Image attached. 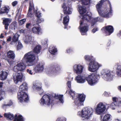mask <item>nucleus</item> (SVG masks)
Listing matches in <instances>:
<instances>
[{"instance_id":"nucleus-1","label":"nucleus","mask_w":121,"mask_h":121,"mask_svg":"<svg viewBox=\"0 0 121 121\" xmlns=\"http://www.w3.org/2000/svg\"><path fill=\"white\" fill-rule=\"evenodd\" d=\"M35 59V56L33 52H28L24 55L22 60V62L18 63L14 66L13 70L16 72L23 71L26 68L24 63H27L28 66H32L34 65Z\"/></svg>"},{"instance_id":"nucleus-2","label":"nucleus","mask_w":121,"mask_h":121,"mask_svg":"<svg viewBox=\"0 0 121 121\" xmlns=\"http://www.w3.org/2000/svg\"><path fill=\"white\" fill-rule=\"evenodd\" d=\"M103 3V1H99L96 5V9L100 15L104 17L108 18L112 13L110 4H109L110 8H105L102 6Z\"/></svg>"},{"instance_id":"nucleus-3","label":"nucleus","mask_w":121,"mask_h":121,"mask_svg":"<svg viewBox=\"0 0 121 121\" xmlns=\"http://www.w3.org/2000/svg\"><path fill=\"white\" fill-rule=\"evenodd\" d=\"M92 14L90 12H87L84 15L81 16V18L83 20H85L88 22H91L92 26L95 24L96 22H97L99 18V17L96 18L91 17Z\"/></svg>"},{"instance_id":"nucleus-4","label":"nucleus","mask_w":121,"mask_h":121,"mask_svg":"<svg viewBox=\"0 0 121 121\" xmlns=\"http://www.w3.org/2000/svg\"><path fill=\"white\" fill-rule=\"evenodd\" d=\"M93 112V109L91 107H86L83 108L81 112H79L78 114L81 113L82 117L83 120L88 119L89 118L92 114Z\"/></svg>"},{"instance_id":"nucleus-5","label":"nucleus","mask_w":121,"mask_h":121,"mask_svg":"<svg viewBox=\"0 0 121 121\" xmlns=\"http://www.w3.org/2000/svg\"><path fill=\"white\" fill-rule=\"evenodd\" d=\"M103 78L105 80L110 81L112 80L113 77V73L108 69H103L101 71Z\"/></svg>"},{"instance_id":"nucleus-6","label":"nucleus","mask_w":121,"mask_h":121,"mask_svg":"<svg viewBox=\"0 0 121 121\" xmlns=\"http://www.w3.org/2000/svg\"><path fill=\"white\" fill-rule=\"evenodd\" d=\"M52 101L51 96L45 95L43 96L39 102L42 105L49 106L51 104Z\"/></svg>"},{"instance_id":"nucleus-7","label":"nucleus","mask_w":121,"mask_h":121,"mask_svg":"<svg viewBox=\"0 0 121 121\" xmlns=\"http://www.w3.org/2000/svg\"><path fill=\"white\" fill-rule=\"evenodd\" d=\"M4 117L8 120H12L14 118L13 121H23L22 117L20 115H19L17 117V115L15 114L14 117L13 115L10 113H4Z\"/></svg>"},{"instance_id":"nucleus-8","label":"nucleus","mask_w":121,"mask_h":121,"mask_svg":"<svg viewBox=\"0 0 121 121\" xmlns=\"http://www.w3.org/2000/svg\"><path fill=\"white\" fill-rule=\"evenodd\" d=\"M102 66L100 64L94 60L91 61L89 64V70L91 72H94L97 71L99 68Z\"/></svg>"},{"instance_id":"nucleus-9","label":"nucleus","mask_w":121,"mask_h":121,"mask_svg":"<svg viewBox=\"0 0 121 121\" xmlns=\"http://www.w3.org/2000/svg\"><path fill=\"white\" fill-rule=\"evenodd\" d=\"M97 77L96 74L93 73L86 77V80L89 85L91 86H93L97 82Z\"/></svg>"},{"instance_id":"nucleus-10","label":"nucleus","mask_w":121,"mask_h":121,"mask_svg":"<svg viewBox=\"0 0 121 121\" xmlns=\"http://www.w3.org/2000/svg\"><path fill=\"white\" fill-rule=\"evenodd\" d=\"M17 95L18 99L21 102H26L29 100L27 94L24 91H19L17 94Z\"/></svg>"},{"instance_id":"nucleus-11","label":"nucleus","mask_w":121,"mask_h":121,"mask_svg":"<svg viewBox=\"0 0 121 121\" xmlns=\"http://www.w3.org/2000/svg\"><path fill=\"white\" fill-rule=\"evenodd\" d=\"M105 109V105L102 103H100L97 105L95 108V112L97 114L100 115L104 112Z\"/></svg>"},{"instance_id":"nucleus-12","label":"nucleus","mask_w":121,"mask_h":121,"mask_svg":"<svg viewBox=\"0 0 121 121\" xmlns=\"http://www.w3.org/2000/svg\"><path fill=\"white\" fill-rule=\"evenodd\" d=\"M23 77V74L21 73H14L13 74V79L14 82L17 84L19 82H22Z\"/></svg>"},{"instance_id":"nucleus-13","label":"nucleus","mask_w":121,"mask_h":121,"mask_svg":"<svg viewBox=\"0 0 121 121\" xmlns=\"http://www.w3.org/2000/svg\"><path fill=\"white\" fill-rule=\"evenodd\" d=\"M112 99L113 102L110 105V107L112 109H115L116 106L121 105V99L120 98L113 97Z\"/></svg>"},{"instance_id":"nucleus-14","label":"nucleus","mask_w":121,"mask_h":121,"mask_svg":"<svg viewBox=\"0 0 121 121\" xmlns=\"http://www.w3.org/2000/svg\"><path fill=\"white\" fill-rule=\"evenodd\" d=\"M80 26L79 28L80 29V32L82 35H84L88 30V27L86 25L83 23V21L81 20L80 22Z\"/></svg>"},{"instance_id":"nucleus-15","label":"nucleus","mask_w":121,"mask_h":121,"mask_svg":"<svg viewBox=\"0 0 121 121\" xmlns=\"http://www.w3.org/2000/svg\"><path fill=\"white\" fill-rule=\"evenodd\" d=\"M85 95L83 94H79L78 95V99L75 101V103L78 106L83 105V102L85 100Z\"/></svg>"},{"instance_id":"nucleus-16","label":"nucleus","mask_w":121,"mask_h":121,"mask_svg":"<svg viewBox=\"0 0 121 121\" xmlns=\"http://www.w3.org/2000/svg\"><path fill=\"white\" fill-rule=\"evenodd\" d=\"M60 69L59 66H51L49 68V73L51 75H56L59 73Z\"/></svg>"},{"instance_id":"nucleus-17","label":"nucleus","mask_w":121,"mask_h":121,"mask_svg":"<svg viewBox=\"0 0 121 121\" xmlns=\"http://www.w3.org/2000/svg\"><path fill=\"white\" fill-rule=\"evenodd\" d=\"M62 7L63 9V11L64 14H69L71 13L72 8L68 6V4L67 3H64Z\"/></svg>"},{"instance_id":"nucleus-18","label":"nucleus","mask_w":121,"mask_h":121,"mask_svg":"<svg viewBox=\"0 0 121 121\" xmlns=\"http://www.w3.org/2000/svg\"><path fill=\"white\" fill-rule=\"evenodd\" d=\"M83 67L80 65H74L73 70L74 72L77 74L82 73L83 70Z\"/></svg>"},{"instance_id":"nucleus-19","label":"nucleus","mask_w":121,"mask_h":121,"mask_svg":"<svg viewBox=\"0 0 121 121\" xmlns=\"http://www.w3.org/2000/svg\"><path fill=\"white\" fill-rule=\"evenodd\" d=\"M33 88L34 89L39 90V94L40 95H42L43 92V90L41 89V86L39 83L37 82H34L32 86Z\"/></svg>"},{"instance_id":"nucleus-20","label":"nucleus","mask_w":121,"mask_h":121,"mask_svg":"<svg viewBox=\"0 0 121 121\" xmlns=\"http://www.w3.org/2000/svg\"><path fill=\"white\" fill-rule=\"evenodd\" d=\"M86 78L85 76L78 75L75 78V80L78 83H83L86 81Z\"/></svg>"},{"instance_id":"nucleus-21","label":"nucleus","mask_w":121,"mask_h":121,"mask_svg":"<svg viewBox=\"0 0 121 121\" xmlns=\"http://www.w3.org/2000/svg\"><path fill=\"white\" fill-rule=\"evenodd\" d=\"M32 37L30 35H26L23 38V40L26 44H30L32 43Z\"/></svg>"},{"instance_id":"nucleus-22","label":"nucleus","mask_w":121,"mask_h":121,"mask_svg":"<svg viewBox=\"0 0 121 121\" xmlns=\"http://www.w3.org/2000/svg\"><path fill=\"white\" fill-rule=\"evenodd\" d=\"M11 22V20L9 18H4L3 19V24L5 25V29L7 30L9 24Z\"/></svg>"},{"instance_id":"nucleus-23","label":"nucleus","mask_w":121,"mask_h":121,"mask_svg":"<svg viewBox=\"0 0 121 121\" xmlns=\"http://www.w3.org/2000/svg\"><path fill=\"white\" fill-rule=\"evenodd\" d=\"M7 57L12 59H14L15 55L14 52L12 50L9 51L7 53Z\"/></svg>"},{"instance_id":"nucleus-24","label":"nucleus","mask_w":121,"mask_h":121,"mask_svg":"<svg viewBox=\"0 0 121 121\" xmlns=\"http://www.w3.org/2000/svg\"><path fill=\"white\" fill-rule=\"evenodd\" d=\"M19 35L17 33L13 35L12 38V41L11 43L12 45L14 44L15 43L18 41V38Z\"/></svg>"},{"instance_id":"nucleus-25","label":"nucleus","mask_w":121,"mask_h":121,"mask_svg":"<svg viewBox=\"0 0 121 121\" xmlns=\"http://www.w3.org/2000/svg\"><path fill=\"white\" fill-rule=\"evenodd\" d=\"M105 29L106 30V32H108L107 34V35H110L113 31V27L111 26H106Z\"/></svg>"},{"instance_id":"nucleus-26","label":"nucleus","mask_w":121,"mask_h":121,"mask_svg":"<svg viewBox=\"0 0 121 121\" xmlns=\"http://www.w3.org/2000/svg\"><path fill=\"white\" fill-rule=\"evenodd\" d=\"M44 69L43 65L42 63H39L35 68V70L38 72H42Z\"/></svg>"},{"instance_id":"nucleus-27","label":"nucleus","mask_w":121,"mask_h":121,"mask_svg":"<svg viewBox=\"0 0 121 121\" xmlns=\"http://www.w3.org/2000/svg\"><path fill=\"white\" fill-rule=\"evenodd\" d=\"M32 30L34 33L40 34L41 33V29L39 27H33L32 29Z\"/></svg>"},{"instance_id":"nucleus-28","label":"nucleus","mask_w":121,"mask_h":121,"mask_svg":"<svg viewBox=\"0 0 121 121\" xmlns=\"http://www.w3.org/2000/svg\"><path fill=\"white\" fill-rule=\"evenodd\" d=\"M54 97L56 99H58L59 100L60 103H63L64 101L63 99V95H58L55 94H54Z\"/></svg>"},{"instance_id":"nucleus-29","label":"nucleus","mask_w":121,"mask_h":121,"mask_svg":"<svg viewBox=\"0 0 121 121\" xmlns=\"http://www.w3.org/2000/svg\"><path fill=\"white\" fill-rule=\"evenodd\" d=\"M27 84L26 82H24L20 86L19 91H24L26 90L27 89Z\"/></svg>"},{"instance_id":"nucleus-30","label":"nucleus","mask_w":121,"mask_h":121,"mask_svg":"<svg viewBox=\"0 0 121 121\" xmlns=\"http://www.w3.org/2000/svg\"><path fill=\"white\" fill-rule=\"evenodd\" d=\"M69 20V17L68 15H66V17H64L63 20V23L65 25V29L67 28L68 26L67 23Z\"/></svg>"},{"instance_id":"nucleus-31","label":"nucleus","mask_w":121,"mask_h":121,"mask_svg":"<svg viewBox=\"0 0 121 121\" xmlns=\"http://www.w3.org/2000/svg\"><path fill=\"white\" fill-rule=\"evenodd\" d=\"M7 76V73L6 72H2L0 74V78L1 80H4L6 78Z\"/></svg>"},{"instance_id":"nucleus-32","label":"nucleus","mask_w":121,"mask_h":121,"mask_svg":"<svg viewBox=\"0 0 121 121\" xmlns=\"http://www.w3.org/2000/svg\"><path fill=\"white\" fill-rule=\"evenodd\" d=\"M79 11L80 14L81 15L80 16L85 13L86 10V8L84 6L79 7H78Z\"/></svg>"},{"instance_id":"nucleus-33","label":"nucleus","mask_w":121,"mask_h":121,"mask_svg":"<svg viewBox=\"0 0 121 121\" xmlns=\"http://www.w3.org/2000/svg\"><path fill=\"white\" fill-rule=\"evenodd\" d=\"M41 49V47L40 45H38L35 47L33 50V52L37 54L39 53Z\"/></svg>"},{"instance_id":"nucleus-34","label":"nucleus","mask_w":121,"mask_h":121,"mask_svg":"<svg viewBox=\"0 0 121 121\" xmlns=\"http://www.w3.org/2000/svg\"><path fill=\"white\" fill-rule=\"evenodd\" d=\"M49 51L51 54H55L57 52V50L55 47H51L49 48Z\"/></svg>"},{"instance_id":"nucleus-35","label":"nucleus","mask_w":121,"mask_h":121,"mask_svg":"<svg viewBox=\"0 0 121 121\" xmlns=\"http://www.w3.org/2000/svg\"><path fill=\"white\" fill-rule=\"evenodd\" d=\"M33 8L32 7L30 6L28 10V13L27 15V17H32L34 16L33 14L31 12V11L32 9H33Z\"/></svg>"},{"instance_id":"nucleus-36","label":"nucleus","mask_w":121,"mask_h":121,"mask_svg":"<svg viewBox=\"0 0 121 121\" xmlns=\"http://www.w3.org/2000/svg\"><path fill=\"white\" fill-rule=\"evenodd\" d=\"M111 116L110 114L105 115L103 119V121H109L111 117Z\"/></svg>"},{"instance_id":"nucleus-37","label":"nucleus","mask_w":121,"mask_h":121,"mask_svg":"<svg viewBox=\"0 0 121 121\" xmlns=\"http://www.w3.org/2000/svg\"><path fill=\"white\" fill-rule=\"evenodd\" d=\"M9 11V10L8 8L6 7H3L1 9L0 13H7Z\"/></svg>"},{"instance_id":"nucleus-38","label":"nucleus","mask_w":121,"mask_h":121,"mask_svg":"<svg viewBox=\"0 0 121 121\" xmlns=\"http://www.w3.org/2000/svg\"><path fill=\"white\" fill-rule=\"evenodd\" d=\"M17 27V24L15 22L12 23L10 26V28L13 30H14Z\"/></svg>"},{"instance_id":"nucleus-39","label":"nucleus","mask_w":121,"mask_h":121,"mask_svg":"<svg viewBox=\"0 0 121 121\" xmlns=\"http://www.w3.org/2000/svg\"><path fill=\"white\" fill-rule=\"evenodd\" d=\"M93 57L91 56L88 55H85L84 56V58L85 60L87 61H91L92 60Z\"/></svg>"},{"instance_id":"nucleus-40","label":"nucleus","mask_w":121,"mask_h":121,"mask_svg":"<svg viewBox=\"0 0 121 121\" xmlns=\"http://www.w3.org/2000/svg\"><path fill=\"white\" fill-rule=\"evenodd\" d=\"M117 68V75L118 76L121 77V65H118Z\"/></svg>"},{"instance_id":"nucleus-41","label":"nucleus","mask_w":121,"mask_h":121,"mask_svg":"<svg viewBox=\"0 0 121 121\" xmlns=\"http://www.w3.org/2000/svg\"><path fill=\"white\" fill-rule=\"evenodd\" d=\"M82 3L84 5H88L90 3V0H81Z\"/></svg>"},{"instance_id":"nucleus-42","label":"nucleus","mask_w":121,"mask_h":121,"mask_svg":"<svg viewBox=\"0 0 121 121\" xmlns=\"http://www.w3.org/2000/svg\"><path fill=\"white\" fill-rule=\"evenodd\" d=\"M69 93L71 95L73 99L75 96V95L74 91H73L72 90H70V91H69Z\"/></svg>"},{"instance_id":"nucleus-43","label":"nucleus","mask_w":121,"mask_h":121,"mask_svg":"<svg viewBox=\"0 0 121 121\" xmlns=\"http://www.w3.org/2000/svg\"><path fill=\"white\" fill-rule=\"evenodd\" d=\"M26 21V19L24 18L19 21L18 23L20 25H22L24 24Z\"/></svg>"},{"instance_id":"nucleus-44","label":"nucleus","mask_w":121,"mask_h":121,"mask_svg":"<svg viewBox=\"0 0 121 121\" xmlns=\"http://www.w3.org/2000/svg\"><path fill=\"white\" fill-rule=\"evenodd\" d=\"M17 47L18 49H20L22 47V45L20 42H18V43L17 45Z\"/></svg>"},{"instance_id":"nucleus-45","label":"nucleus","mask_w":121,"mask_h":121,"mask_svg":"<svg viewBox=\"0 0 121 121\" xmlns=\"http://www.w3.org/2000/svg\"><path fill=\"white\" fill-rule=\"evenodd\" d=\"M4 93V92L3 91H0V101L3 99V96Z\"/></svg>"},{"instance_id":"nucleus-46","label":"nucleus","mask_w":121,"mask_h":121,"mask_svg":"<svg viewBox=\"0 0 121 121\" xmlns=\"http://www.w3.org/2000/svg\"><path fill=\"white\" fill-rule=\"evenodd\" d=\"M34 12L35 13H36V16L38 18H39L41 17V13L39 12H37V11L36 10L35 12V11L34 10Z\"/></svg>"},{"instance_id":"nucleus-47","label":"nucleus","mask_w":121,"mask_h":121,"mask_svg":"<svg viewBox=\"0 0 121 121\" xmlns=\"http://www.w3.org/2000/svg\"><path fill=\"white\" fill-rule=\"evenodd\" d=\"M9 105L7 103H6L5 102L2 105V107L3 108H5L6 107H7L9 106Z\"/></svg>"},{"instance_id":"nucleus-48","label":"nucleus","mask_w":121,"mask_h":121,"mask_svg":"<svg viewBox=\"0 0 121 121\" xmlns=\"http://www.w3.org/2000/svg\"><path fill=\"white\" fill-rule=\"evenodd\" d=\"M44 21L43 19L42 18H38L37 21L38 23H40L43 22Z\"/></svg>"},{"instance_id":"nucleus-49","label":"nucleus","mask_w":121,"mask_h":121,"mask_svg":"<svg viewBox=\"0 0 121 121\" xmlns=\"http://www.w3.org/2000/svg\"><path fill=\"white\" fill-rule=\"evenodd\" d=\"M27 72L30 75H32L33 73V72H32V71L29 69H27Z\"/></svg>"},{"instance_id":"nucleus-50","label":"nucleus","mask_w":121,"mask_h":121,"mask_svg":"<svg viewBox=\"0 0 121 121\" xmlns=\"http://www.w3.org/2000/svg\"><path fill=\"white\" fill-rule=\"evenodd\" d=\"M67 85L68 87L69 88L71 87V82L70 81H69L67 83Z\"/></svg>"},{"instance_id":"nucleus-51","label":"nucleus","mask_w":121,"mask_h":121,"mask_svg":"<svg viewBox=\"0 0 121 121\" xmlns=\"http://www.w3.org/2000/svg\"><path fill=\"white\" fill-rule=\"evenodd\" d=\"M7 104H8L9 105V106H10L11 105L13 104V103L12 101L10 100L8 102V103Z\"/></svg>"},{"instance_id":"nucleus-52","label":"nucleus","mask_w":121,"mask_h":121,"mask_svg":"<svg viewBox=\"0 0 121 121\" xmlns=\"http://www.w3.org/2000/svg\"><path fill=\"white\" fill-rule=\"evenodd\" d=\"M8 61L10 65H11L13 64V60H8Z\"/></svg>"},{"instance_id":"nucleus-53","label":"nucleus","mask_w":121,"mask_h":121,"mask_svg":"<svg viewBox=\"0 0 121 121\" xmlns=\"http://www.w3.org/2000/svg\"><path fill=\"white\" fill-rule=\"evenodd\" d=\"M17 3V2L16 1H15L12 3V4L14 6H15Z\"/></svg>"},{"instance_id":"nucleus-54","label":"nucleus","mask_w":121,"mask_h":121,"mask_svg":"<svg viewBox=\"0 0 121 121\" xmlns=\"http://www.w3.org/2000/svg\"><path fill=\"white\" fill-rule=\"evenodd\" d=\"M31 23H28L26 24V28L27 29L29 28V27L30 26Z\"/></svg>"},{"instance_id":"nucleus-55","label":"nucleus","mask_w":121,"mask_h":121,"mask_svg":"<svg viewBox=\"0 0 121 121\" xmlns=\"http://www.w3.org/2000/svg\"><path fill=\"white\" fill-rule=\"evenodd\" d=\"M98 30V29L97 28H95L93 29L92 30V32L93 33H95L96 31H97Z\"/></svg>"},{"instance_id":"nucleus-56","label":"nucleus","mask_w":121,"mask_h":121,"mask_svg":"<svg viewBox=\"0 0 121 121\" xmlns=\"http://www.w3.org/2000/svg\"><path fill=\"white\" fill-rule=\"evenodd\" d=\"M25 31V30L22 29L19 31V32L21 33H24Z\"/></svg>"},{"instance_id":"nucleus-57","label":"nucleus","mask_w":121,"mask_h":121,"mask_svg":"<svg viewBox=\"0 0 121 121\" xmlns=\"http://www.w3.org/2000/svg\"><path fill=\"white\" fill-rule=\"evenodd\" d=\"M11 36H9V38L7 39V42H8L10 41L11 40Z\"/></svg>"},{"instance_id":"nucleus-58","label":"nucleus","mask_w":121,"mask_h":121,"mask_svg":"<svg viewBox=\"0 0 121 121\" xmlns=\"http://www.w3.org/2000/svg\"><path fill=\"white\" fill-rule=\"evenodd\" d=\"M7 41L6 42H5L4 41H3L2 42V44L3 45H4L6 44H7Z\"/></svg>"},{"instance_id":"nucleus-59","label":"nucleus","mask_w":121,"mask_h":121,"mask_svg":"<svg viewBox=\"0 0 121 121\" xmlns=\"http://www.w3.org/2000/svg\"><path fill=\"white\" fill-rule=\"evenodd\" d=\"M72 51V50L70 49H69L66 50V52L68 53H69Z\"/></svg>"},{"instance_id":"nucleus-60","label":"nucleus","mask_w":121,"mask_h":121,"mask_svg":"<svg viewBox=\"0 0 121 121\" xmlns=\"http://www.w3.org/2000/svg\"><path fill=\"white\" fill-rule=\"evenodd\" d=\"M4 37V36L3 35V34H1L0 35V38L2 39Z\"/></svg>"},{"instance_id":"nucleus-61","label":"nucleus","mask_w":121,"mask_h":121,"mask_svg":"<svg viewBox=\"0 0 121 121\" xmlns=\"http://www.w3.org/2000/svg\"><path fill=\"white\" fill-rule=\"evenodd\" d=\"M2 86V82H0V88H1Z\"/></svg>"},{"instance_id":"nucleus-62","label":"nucleus","mask_w":121,"mask_h":121,"mask_svg":"<svg viewBox=\"0 0 121 121\" xmlns=\"http://www.w3.org/2000/svg\"><path fill=\"white\" fill-rule=\"evenodd\" d=\"M118 88L119 90L121 91V86H118Z\"/></svg>"},{"instance_id":"nucleus-63","label":"nucleus","mask_w":121,"mask_h":121,"mask_svg":"<svg viewBox=\"0 0 121 121\" xmlns=\"http://www.w3.org/2000/svg\"><path fill=\"white\" fill-rule=\"evenodd\" d=\"M119 34L121 35V30L119 32Z\"/></svg>"},{"instance_id":"nucleus-64","label":"nucleus","mask_w":121,"mask_h":121,"mask_svg":"<svg viewBox=\"0 0 121 121\" xmlns=\"http://www.w3.org/2000/svg\"><path fill=\"white\" fill-rule=\"evenodd\" d=\"M116 121H121V120H119L117 119V120H116Z\"/></svg>"}]
</instances>
